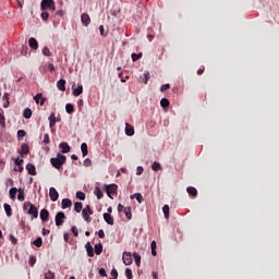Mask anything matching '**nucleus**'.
<instances>
[{"instance_id":"obj_1","label":"nucleus","mask_w":279,"mask_h":279,"mask_svg":"<svg viewBox=\"0 0 279 279\" xmlns=\"http://www.w3.org/2000/svg\"><path fill=\"white\" fill-rule=\"evenodd\" d=\"M65 162H66V156L62 154H58L56 158L50 159V165L58 170L62 169Z\"/></svg>"},{"instance_id":"obj_2","label":"nucleus","mask_w":279,"mask_h":279,"mask_svg":"<svg viewBox=\"0 0 279 279\" xmlns=\"http://www.w3.org/2000/svg\"><path fill=\"white\" fill-rule=\"evenodd\" d=\"M40 9L45 12V10H52L56 12V1L53 0H41Z\"/></svg>"},{"instance_id":"obj_3","label":"nucleus","mask_w":279,"mask_h":279,"mask_svg":"<svg viewBox=\"0 0 279 279\" xmlns=\"http://www.w3.org/2000/svg\"><path fill=\"white\" fill-rule=\"evenodd\" d=\"M90 215H93V209L90 208V205H87L83 210H82V217L86 223H90L93 221V218H90Z\"/></svg>"},{"instance_id":"obj_4","label":"nucleus","mask_w":279,"mask_h":279,"mask_svg":"<svg viewBox=\"0 0 279 279\" xmlns=\"http://www.w3.org/2000/svg\"><path fill=\"white\" fill-rule=\"evenodd\" d=\"M64 219H66V215H64V211L57 213L54 217L56 226H62V223H64Z\"/></svg>"},{"instance_id":"obj_5","label":"nucleus","mask_w":279,"mask_h":279,"mask_svg":"<svg viewBox=\"0 0 279 279\" xmlns=\"http://www.w3.org/2000/svg\"><path fill=\"white\" fill-rule=\"evenodd\" d=\"M49 128L50 130H53V128H56V123H60V118H56V113H50L49 118Z\"/></svg>"},{"instance_id":"obj_6","label":"nucleus","mask_w":279,"mask_h":279,"mask_svg":"<svg viewBox=\"0 0 279 279\" xmlns=\"http://www.w3.org/2000/svg\"><path fill=\"white\" fill-rule=\"evenodd\" d=\"M26 213L27 215H31L33 219H38V208L34 204H31V207Z\"/></svg>"},{"instance_id":"obj_7","label":"nucleus","mask_w":279,"mask_h":279,"mask_svg":"<svg viewBox=\"0 0 279 279\" xmlns=\"http://www.w3.org/2000/svg\"><path fill=\"white\" fill-rule=\"evenodd\" d=\"M117 189H119L118 184L106 185V193L108 197H112L111 195L117 193Z\"/></svg>"},{"instance_id":"obj_8","label":"nucleus","mask_w":279,"mask_h":279,"mask_svg":"<svg viewBox=\"0 0 279 279\" xmlns=\"http://www.w3.org/2000/svg\"><path fill=\"white\" fill-rule=\"evenodd\" d=\"M49 197L51 202H58V197H60V194L58 193V190H56V187H50Z\"/></svg>"},{"instance_id":"obj_9","label":"nucleus","mask_w":279,"mask_h":279,"mask_svg":"<svg viewBox=\"0 0 279 279\" xmlns=\"http://www.w3.org/2000/svg\"><path fill=\"white\" fill-rule=\"evenodd\" d=\"M122 259H123L124 265H132V263H133L132 253L124 252L122 255Z\"/></svg>"},{"instance_id":"obj_10","label":"nucleus","mask_w":279,"mask_h":279,"mask_svg":"<svg viewBox=\"0 0 279 279\" xmlns=\"http://www.w3.org/2000/svg\"><path fill=\"white\" fill-rule=\"evenodd\" d=\"M81 22L85 27H88V25H90V15H88V13H83L81 15Z\"/></svg>"},{"instance_id":"obj_11","label":"nucleus","mask_w":279,"mask_h":279,"mask_svg":"<svg viewBox=\"0 0 279 279\" xmlns=\"http://www.w3.org/2000/svg\"><path fill=\"white\" fill-rule=\"evenodd\" d=\"M85 250H86L87 256H89V258H93V256H95V248H93V245H90V242H87L85 244Z\"/></svg>"},{"instance_id":"obj_12","label":"nucleus","mask_w":279,"mask_h":279,"mask_svg":"<svg viewBox=\"0 0 279 279\" xmlns=\"http://www.w3.org/2000/svg\"><path fill=\"white\" fill-rule=\"evenodd\" d=\"M102 217L106 223H108V226H114V218L112 217V215L105 213Z\"/></svg>"},{"instance_id":"obj_13","label":"nucleus","mask_w":279,"mask_h":279,"mask_svg":"<svg viewBox=\"0 0 279 279\" xmlns=\"http://www.w3.org/2000/svg\"><path fill=\"white\" fill-rule=\"evenodd\" d=\"M71 206H73V202L69 198H63L61 202V208L63 210H66V208H71Z\"/></svg>"},{"instance_id":"obj_14","label":"nucleus","mask_w":279,"mask_h":279,"mask_svg":"<svg viewBox=\"0 0 279 279\" xmlns=\"http://www.w3.org/2000/svg\"><path fill=\"white\" fill-rule=\"evenodd\" d=\"M57 88L64 93L66 90V81L64 78H61L57 82Z\"/></svg>"},{"instance_id":"obj_15","label":"nucleus","mask_w":279,"mask_h":279,"mask_svg":"<svg viewBox=\"0 0 279 279\" xmlns=\"http://www.w3.org/2000/svg\"><path fill=\"white\" fill-rule=\"evenodd\" d=\"M26 171L28 175H36V166H34V163H27Z\"/></svg>"},{"instance_id":"obj_16","label":"nucleus","mask_w":279,"mask_h":279,"mask_svg":"<svg viewBox=\"0 0 279 279\" xmlns=\"http://www.w3.org/2000/svg\"><path fill=\"white\" fill-rule=\"evenodd\" d=\"M74 97H80L82 93H84V86L78 85L76 88L75 86L72 87Z\"/></svg>"},{"instance_id":"obj_17","label":"nucleus","mask_w":279,"mask_h":279,"mask_svg":"<svg viewBox=\"0 0 279 279\" xmlns=\"http://www.w3.org/2000/svg\"><path fill=\"white\" fill-rule=\"evenodd\" d=\"M39 217L41 219V221H49V210L47 209H41L40 210V214H39Z\"/></svg>"},{"instance_id":"obj_18","label":"nucleus","mask_w":279,"mask_h":279,"mask_svg":"<svg viewBox=\"0 0 279 279\" xmlns=\"http://www.w3.org/2000/svg\"><path fill=\"white\" fill-rule=\"evenodd\" d=\"M28 46L31 47V49H34L36 51V49H38V40H36V38L31 37L28 39Z\"/></svg>"},{"instance_id":"obj_19","label":"nucleus","mask_w":279,"mask_h":279,"mask_svg":"<svg viewBox=\"0 0 279 279\" xmlns=\"http://www.w3.org/2000/svg\"><path fill=\"white\" fill-rule=\"evenodd\" d=\"M60 148H61L62 154H69V151H71V146H69V143H66V142H62L60 144Z\"/></svg>"},{"instance_id":"obj_20","label":"nucleus","mask_w":279,"mask_h":279,"mask_svg":"<svg viewBox=\"0 0 279 279\" xmlns=\"http://www.w3.org/2000/svg\"><path fill=\"white\" fill-rule=\"evenodd\" d=\"M125 134L126 136H134V126L130 123H125Z\"/></svg>"},{"instance_id":"obj_21","label":"nucleus","mask_w":279,"mask_h":279,"mask_svg":"<svg viewBox=\"0 0 279 279\" xmlns=\"http://www.w3.org/2000/svg\"><path fill=\"white\" fill-rule=\"evenodd\" d=\"M3 108H10V94L8 92L4 93L2 97Z\"/></svg>"},{"instance_id":"obj_22","label":"nucleus","mask_w":279,"mask_h":279,"mask_svg":"<svg viewBox=\"0 0 279 279\" xmlns=\"http://www.w3.org/2000/svg\"><path fill=\"white\" fill-rule=\"evenodd\" d=\"M27 154H29V145L22 144L21 150H20V156H27Z\"/></svg>"},{"instance_id":"obj_23","label":"nucleus","mask_w":279,"mask_h":279,"mask_svg":"<svg viewBox=\"0 0 279 279\" xmlns=\"http://www.w3.org/2000/svg\"><path fill=\"white\" fill-rule=\"evenodd\" d=\"M3 208L7 217H12V207L10 206V204L4 203Z\"/></svg>"},{"instance_id":"obj_24","label":"nucleus","mask_w":279,"mask_h":279,"mask_svg":"<svg viewBox=\"0 0 279 279\" xmlns=\"http://www.w3.org/2000/svg\"><path fill=\"white\" fill-rule=\"evenodd\" d=\"M81 151L83 154V158H86V156H88V145L86 143H83L81 145Z\"/></svg>"},{"instance_id":"obj_25","label":"nucleus","mask_w":279,"mask_h":279,"mask_svg":"<svg viewBox=\"0 0 279 279\" xmlns=\"http://www.w3.org/2000/svg\"><path fill=\"white\" fill-rule=\"evenodd\" d=\"M17 199L19 202H25V190L19 189L17 190Z\"/></svg>"},{"instance_id":"obj_26","label":"nucleus","mask_w":279,"mask_h":279,"mask_svg":"<svg viewBox=\"0 0 279 279\" xmlns=\"http://www.w3.org/2000/svg\"><path fill=\"white\" fill-rule=\"evenodd\" d=\"M16 193H19V189L12 187V189L9 191V197H10V199H16Z\"/></svg>"},{"instance_id":"obj_27","label":"nucleus","mask_w":279,"mask_h":279,"mask_svg":"<svg viewBox=\"0 0 279 279\" xmlns=\"http://www.w3.org/2000/svg\"><path fill=\"white\" fill-rule=\"evenodd\" d=\"M187 193H189V195H191V197H197V189H195L193 186L187 187Z\"/></svg>"},{"instance_id":"obj_28","label":"nucleus","mask_w":279,"mask_h":279,"mask_svg":"<svg viewBox=\"0 0 279 279\" xmlns=\"http://www.w3.org/2000/svg\"><path fill=\"white\" fill-rule=\"evenodd\" d=\"M104 252V245L101 243L95 245V254L99 256Z\"/></svg>"},{"instance_id":"obj_29","label":"nucleus","mask_w":279,"mask_h":279,"mask_svg":"<svg viewBox=\"0 0 279 279\" xmlns=\"http://www.w3.org/2000/svg\"><path fill=\"white\" fill-rule=\"evenodd\" d=\"M65 112H68V114H73L75 112V107H73V105H71V104H66Z\"/></svg>"},{"instance_id":"obj_30","label":"nucleus","mask_w":279,"mask_h":279,"mask_svg":"<svg viewBox=\"0 0 279 279\" xmlns=\"http://www.w3.org/2000/svg\"><path fill=\"white\" fill-rule=\"evenodd\" d=\"M84 208V204H82L81 202H76L75 204H74V210L76 211V213H82V209Z\"/></svg>"},{"instance_id":"obj_31","label":"nucleus","mask_w":279,"mask_h":279,"mask_svg":"<svg viewBox=\"0 0 279 279\" xmlns=\"http://www.w3.org/2000/svg\"><path fill=\"white\" fill-rule=\"evenodd\" d=\"M134 197L138 204H143V195L141 193H135L133 196H131V199H134Z\"/></svg>"},{"instance_id":"obj_32","label":"nucleus","mask_w":279,"mask_h":279,"mask_svg":"<svg viewBox=\"0 0 279 279\" xmlns=\"http://www.w3.org/2000/svg\"><path fill=\"white\" fill-rule=\"evenodd\" d=\"M23 117L24 119H32V109L29 108L24 109Z\"/></svg>"},{"instance_id":"obj_33","label":"nucleus","mask_w":279,"mask_h":279,"mask_svg":"<svg viewBox=\"0 0 279 279\" xmlns=\"http://www.w3.org/2000/svg\"><path fill=\"white\" fill-rule=\"evenodd\" d=\"M124 215L126 217V219H132V208L131 207H125L124 208Z\"/></svg>"},{"instance_id":"obj_34","label":"nucleus","mask_w":279,"mask_h":279,"mask_svg":"<svg viewBox=\"0 0 279 279\" xmlns=\"http://www.w3.org/2000/svg\"><path fill=\"white\" fill-rule=\"evenodd\" d=\"M94 193H95L97 199H101L104 197V192H101V189H99V187H96Z\"/></svg>"},{"instance_id":"obj_35","label":"nucleus","mask_w":279,"mask_h":279,"mask_svg":"<svg viewBox=\"0 0 279 279\" xmlns=\"http://www.w3.org/2000/svg\"><path fill=\"white\" fill-rule=\"evenodd\" d=\"M45 279H56V274H53V271L48 270L45 275H44Z\"/></svg>"},{"instance_id":"obj_36","label":"nucleus","mask_w":279,"mask_h":279,"mask_svg":"<svg viewBox=\"0 0 279 279\" xmlns=\"http://www.w3.org/2000/svg\"><path fill=\"white\" fill-rule=\"evenodd\" d=\"M133 258L135 260L136 267H141V255H138L137 253H134Z\"/></svg>"},{"instance_id":"obj_37","label":"nucleus","mask_w":279,"mask_h":279,"mask_svg":"<svg viewBox=\"0 0 279 279\" xmlns=\"http://www.w3.org/2000/svg\"><path fill=\"white\" fill-rule=\"evenodd\" d=\"M151 169H153V171H160V169H162V166H160V162L155 161L151 165Z\"/></svg>"},{"instance_id":"obj_38","label":"nucleus","mask_w":279,"mask_h":279,"mask_svg":"<svg viewBox=\"0 0 279 279\" xmlns=\"http://www.w3.org/2000/svg\"><path fill=\"white\" fill-rule=\"evenodd\" d=\"M33 245H35V247H43V238H37L34 242Z\"/></svg>"},{"instance_id":"obj_39","label":"nucleus","mask_w":279,"mask_h":279,"mask_svg":"<svg viewBox=\"0 0 279 279\" xmlns=\"http://www.w3.org/2000/svg\"><path fill=\"white\" fill-rule=\"evenodd\" d=\"M131 58H132L133 62H136V60H141V58H143V52L132 53Z\"/></svg>"},{"instance_id":"obj_40","label":"nucleus","mask_w":279,"mask_h":279,"mask_svg":"<svg viewBox=\"0 0 279 279\" xmlns=\"http://www.w3.org/2000/svg\"><path fill=\"white\" fill-rule=\"evenodd\" d=\"M162 213H163L165 219H169V205H165L162 207Z\"/></svg>"},{"instance_id":"obj_41","label":"nucleus","mask_w":279,"mask_h":279,"mask_svg":"<svg viewBox=\"0 0 279 279\" xmlns=\"http://www.w3.org/2000/svg\"><path fill=\"white\" fill-rule=\"evenodd\" d=\"M160 106H161V108H169V99L162 98L160 100Z\"/></svg>"},{"instance_id":"obj_42","label":"nucleus","mask_w":279,"mask_h":279,"mask_svg":"<svg viewBox=\"0 0 279 279\" xmlns=\"http://www.w3.org/2000/svg\"><path fill=\"white\" fill-rule=\"evenodd\" d=\"M77 199H81V202H84L86 199V194L84 192H76Z\"/></svg>"},{"instance_id":"obj_43","label":"nucleus","mask_w":279,"mask_h":279,"mask_svg":"<svg viewBox=\"0 0 279 279\" xmlns=\"http://www.w3.org/2000/svg\"><path fill=\"white\" fill-rule=\"evenodd\" d=\"M28 265L31 267H34L36 265V256H34V255L29 256Z\"/></svg>"},{"instance_id":"obj_44","label":"nucleus","mask_w":279,"mask_h":279,"mask_svg":"<svg viewBox=\"0 0 279 279\" xmlns=\"http://www.w3.org/2000/svg\"><path fill=\"white\" fill-rule=\"evenodd\" d=\"M40 99H43V93H37L35 96H34V101L36 104H40Z\"/></svg>"},{"instance_id":"obj_45","label":"nucleus","mask_w":279,"mask_h":279,"mask_svg":"<svg viewBox=\"0 0 279 279\" xmlns=\"http://www.w3.org/2000/svg\"><path fill=\"white\" fill-rule=\"evenodd\" d=\"M44 145H49L51 143V140L49 138L48 133H46L44 135V141H43Z\"/></svg>"},{"instance_id":"obj_46","label":"nucleus","mask_w":279,"mask_h":279,"mask_svg":"<svg viewBox=\"0 0 279 279\" xmlns=\"http://www.w3.org/2000/svg\"><path fill=\"white\" fill-rule=\"evenodd\" d=\"M27 133L25 132V130H19L17 131V138H24V136H26Z\"/></svg>"},{"instance_id":"obj_47","label":"nucleus","mask_w":279,"mask_h":279,"mask_svg":"<svg viewBox=\"0 0 279 279\" xmlns=\"http://www.w3.org/2000/svg\"><path fill=\"white\" fill-rule=\"evenodd\" d=\"M9 239L13 245H16L19 243V240L13 234H10Z\"/></svg>"},{"instance_id":"obj_48","label":"nucleus","mask_w":279,"mask_h":279,"mask_svg":"<svg viewBox=\"0 0 279 279\" xmlns=\"http://www.w3.org/2000/svg\"><path fill=\"white\" fill-rule=\"evenodd\" d=\"M0 125H2V128H5V116H3V113H0Z\"/></svg>"},{"instance_id":"obj_49","label":"nucleus","mask_w":279,"mask_h":279,"mask_svg":"<svg viewBox=\"0 0 279 279\" xmlns=\"http://www.w3.org/2000/svg\"><path fill=\"white\" fill-rule=\"evenodd\" d=\"M125 276H126L128 279H132V278H133L132 269L126 268V269H125Z\"/></svg>"},{"instance_id":"obj_50","label":"nucleus","mask_w":279,"mask_h":279,"mask_svg":"<svg viewBox=\"0 0 279 279\" xmlns=\"http://www.w3.org/2000/svg\"><path fill=\"white\" fill-rule=\"evenodd\" d=\"M43 53H44L45 56H47V58H49V57L51 56V51L49 50L48 47H44Z\"/></svg>"},{"instance_id":"obj_51","label":"nucleus","mask_w":279,"mask_h":279,"mask_svg":"<svg viewBox=\"0 0 279 279\" xmlns=\"http://www.w3.org/2000/svg\"><path fill=\"white\" fill-rule=\"evenodd\" d=\"M99 276H101V278H107L108 277V274L106 272L105 268L99 269Z\"/></svg>"},{"instance_id":"obj_52","label":"nucleus","mask_w":279,"mask_h":279,"mask_svg":"<svg viewBox=\"0 0 279 279\" xmlns=\"http://www.w3.org/2000/svg\"><path fill=\"white\" fill-rule=\"evenodd\" d=\"M169 88H171L170 84H165L160 87L161 93H165L166 90H169Z\"/></svg>"},{"instance_id":"obj_53","label":"nucleus","mask_w":279,"mask_h":279,"mask_svg":"<svg viewBox=\"0 0 279 279\" xmlns=\"http://www.w3.org/2000/svg\"><path fill=\"white\" fill-rule=\"evenodd\" d=\"M71 230H72V233H73L74 236H80V232L77 231V227L73 226Z\"/></svg>"},{"instance_id":"obj_54","label":"nucleus","mask_w":279,"mask_h":279,"mask_svg":"<svg viewBox=\"0 0 279 279\" xmlns=\"http://www.w3.org/2000/svg\"><path fill=\"white\" fill-rule=\"evenodd\" d=\"M15 165H16V167H23V159H21L20 157H17V158L15 159Z\"/></svg>"},{"instance_id":"obj_55","label":"nucleus","mask_w":279,"mask_h":279,"mask_svg":"<svg viewBox=\"0 0 279 279\" xmlns=\"http://www.w3.org/2000/svg\"><path fill=\"white\" fill-rule=\"evenodd\" d=\"M99 32H100V36H102V37H106V36H107L106 29L104 28V25H100V26H99Z\"/></svg>"},{"instance_id":"obj_56","label":"nucleus","mask_w":279,"mask_h":279,"mask_svg":"<svg viewBox=\"0 0 279 279\" xmlns=\"http://www.w3.org/2000/svg\"><path fill=\"white\" fill-rule=\"evenodd\" d=\"M41 19H43V21H48L49 20V12H43L41 13Z\"/></svg>"},{"instance_id":"obj_57","label":"nucleus","mask_w":279,"mask_h":279,"mask_svg":"<svg viewBox=\"0 0 279 279\" xmlns=\"http://www.w3.org/2000/svg\"><path fill=\"white\" fill-rule=\"evenodd\" d=\"M31 206H32L31 202H25L24 205H23V210L29 209Z\"/></svg>"},{"instance_id":"obj_58","label":"nucleus","mask_w":279,"mask_h":279,"mask_svg":"<svg viewBox=\"0 0 279 279\" xmlns=\"http://www.w3.org/2000/svg\"><path fill=\"white\" fill-rule=\"evenodd\" d=\"M143 167L138 166L137 169H136V175H143Z\"/></svg>"},{"instance_id":"obj_59","label":"nucleus","mask_w":279,"mask_h":279,"mask_svg":"<svg viewBox=\"0 0 279 279\" xmlns=\"http://www.w3.org/2000/svg\"><path fill=\"white\" fill-rule=\"evenodd\" d=\"M90 165H92L90 158H86L84 160V167H90Z\"/></svg>"},{"instance_id":"obj_60","label":"nucleus","mask_w":279,"mask_h":279,"mask_svg":"<svg viewBox=\"0 0 279 279\" xmlns=\"http://www.w3.org/2000/svg\"><path fill=\"white\" fill-rule=\"evenodd\" d=\"M98 236H99V239H105L106 233L104 232L102 229H100V230L98 231Z\"/></svg>"},{"instance_id":"obj_61","label":"nucleus","mask_w":279,"mask_h":279,"mask_svg":"<svg viewBox=\"0 0 279 279\" xmlns=\"http://www.w3.org/2000/svg\"><path fill=\"white\" fill-rule=\"evenodd\" d=\"M118 213H125V207L121 204L118 205Z\"/></svg>"},{"instance_id":"obj_62","label":"nucleus","mask_w":279,"mask_h":279,"mask_svg":"<svg viewBox=\"0 0 279 279\" xmlns=\"http://www.w3.org/2000/svg\"><path fill=\"white\" fill-rule=\"evenodd\" d=\"M144 77H145L144 84H147V82H149V72L145 73Z\"/></svg>"},{"instance_id":"obj_63","label":"nucleus","mask_w":279,"mask_h":279,"mask_svg":"<svg viewBox=\"0 0 279 279\" xmlns=\"http://www.w3.org/2000/svg\"><path fill=\"white\" fill-rule=\"evenodd\" d=\"M50 233H51V231L49 229H43V235L44 236H47Z\"/></svg>"},{"instance_id":"obj_64","label":"nucleus","mask_w":279,"mask_h":279,"mask_svg":"<svg viewBox=\"0 0 279 279\" xmlns=\"http://www.w3.org/2000/svg\"><path fill=\"white\" fill-rule=\"evenodd\" d=\"M14 171H19L21 173L23 171V166H17V168H14Z\"/></svg>"}]
</instances>
